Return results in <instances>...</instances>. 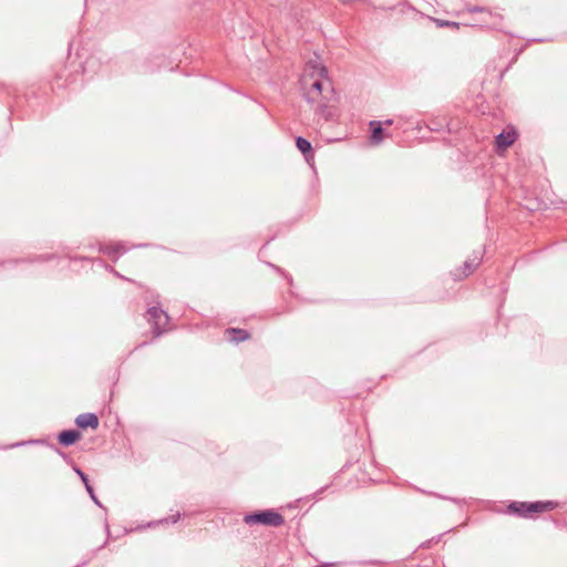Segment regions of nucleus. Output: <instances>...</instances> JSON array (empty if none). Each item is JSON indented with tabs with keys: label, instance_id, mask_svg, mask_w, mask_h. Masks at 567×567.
Listing matches in <instances>:
<instances>
[{
	"label": "nucleus",
	"instance_id": "nucleus-1",
	"mask_svg": "<svg viewBox=\"0 0 567 567\" xmlns=\"http://www.w3.org/2000/svg\"><path fill=\"white\" fill-rule=\"evenodd\" d=\"M311 78H316L310 85V89L305 93L306 101L316 105L315 112L324 121H332L337 116L336 109L329 105V102L334 99V91L328 79V71L322 65H313Z\"/></svg>",
	"mask_w": 567,
	"mask_h": 567
},
{
	"label": "nucleus",
	"instance_id": "nucleus-2",
	"mask_svg": "<svg viewBox=\"0 0 567 567\" xmlns=\"http://www.w3.org/2000/svg\"><path fill=\"white\" fill-rule=\"evenodd\" d=\"M244 522L248 525L260 524L271 527H279L284 525L285 518L281 514L272 509H266L246 515L244 517Z\"/></svg>",
	"mask_w": 567,
	"mask_h": 567
},
{
	"label": "nucleus",
	"instance_id": "nucleus-3",
	"mask_svg": "<svg viewBox=\"0 0 567 567\" xmlns=\"http://www.w3.org/2000/svg\"><path fill=\"white\" fill-rule=\"evenodd\" d=\"M146 320L153 327L154 338L161 337L167 331L169 316L159 307H151L146 311Z\"/></svg>",
	"mask_w": 567,
	"mask_h": 567
},
{
	"label": "nucleus",
	"instance_id": "nucleus-4",
	"mask_svg": "<svg viewBox=\"0 0 567 567\" xmlns=\"http://www.w3.org/2000/svg\"><path fill=\"white\" fill-rule=\"evenodd\" d=\"M75 424L80 429L91 427V429L95 430V429L99 427L100 422H99V417H97L96 414H94V413H82V414L76 416Z\"/></svg>",
	"mask_w": 567,
	"mask_h": 567
},
{
	"label": "nucleus",
	"instance_id": "nucleus-5",
	"mask_svg": "<svg viewBox=\"0 0 567 567\" xmlns=\"http://www.w3.org/2000/svg\"><path fill=\"white\" fill-rule=\"evenodd\" d=\"M517 134L515 131H503L495 137V144L498 150H506L516 141Z\"/></svg>",
	"mask_w": 567,
	"mask_h": 567
},
{
	"label": "nucleus",
	"instance_id": "nucleus-6",
	"mask_svg": "<svg viewBox=\"0 0 567 567\" xmlns=\"http://www.w3.org/2000/svg\"><path fill=\"white\" fill-rule=\"evenodd\" d=\"M81 439V433L78 430H64L59 433L58 441L63 446H71Z\"/></svg>",
	"mask_w": 567,
	"mask_h": 567
},
{
	"label": "nucleus",
	"instance_id": "nucleus-7",
	"mask_svg": "<svg viewBox=\"0 0 567 567\" xmlns=\"http://www.w3.org/2000/svg\"><path fill=\"white\" fill-rule=\"evenodd\" d=\"M556 506H557V504L553 501H545V502L537 501V502H532V503L528 502L527 512H529V516H530L532 514H535V513H544V512L553 511Z\"/></svg>",
	"mask_w": 567,
	"mask_h": 567
},
{
	"label": "nucleus",
	"instance_id": "nucleus-8",
	"mask_svg": "<svg viewBox=\"0 0 567 567\" xmlns=\"http://www.w3.org/2000/svg\"><path fill=\"white\" fill-rule=\"evenodd\" d=\"M371 130V143L374 145L380 144L384 140V130L382 126V122L380 121H371L369 123Z\"/></svg>",
	"mask_w": 567,
	"mask_h": 567
},
{
	"label": "nucleus",
	"instance_id": "nucleus-9",
	"mask_svg": "<svg viewBox=\"0 0 567 567\" xmlns=\"http://www.w3.org/2000/svg\"><path fill=\"white\" fill-rule=\"evenodd\" d=\"M483 259V252L482 251H475L473 255V258H470L464 261V277H467L471 275L481 264Z\"/></svg>",
	"mask_w": 567,
	"mask_h": 567
},
{
	"label": "nucleus",
	"instance_id": "nucleus-10",
	"mask_svg": "<svg viewBox=\"0 0 567 567\" xmlns=\"http://www.w3.org/2000/svg\"><path fill=\"white\" fill-rule=\"evenodd\" d=\"M225 333L229 337V339L234 342H241L250 339V333L240 328H228Z\"/></svg>",
	"mask_w": 567,
	"mask_h": 567
},
{
	"label": "nucleus",
	"instance_id": "nucleus-11",
	"mask_svg": "<svg viewBox=\"0 0 567 567\" xmlns=\"http://www.w3.org/2000/svg\"><path fill=\"white\" fill-rule=\"evenodd\" d=\"M297 148L303 154L305 158L309 161L313 157V150L311 143L302 136L296 138Z\"/></svg>",
	"mask_w": 567,
	"mask_h": 567
},
{
	"label": "nucleus",
	"instance_id": "nucleus-12",
	"mask_svg": "<svg viewBox=\"0 0 567 567\" xmlns=\"http://www.w3.org/2000/svg\"><path fill=\"white\" fill-rule=\"evenodd\" d=\"M527 507L528 502H512L508 505V512L519 517H529V512H527Z\"/></svg>",
	"mask_w": 567,
	"mask_h": 567
},
{
	"label": "nucleus",
	"instance_id": "nucleus-13",
	"mask_svg": "<svg viewBox=\"0 0 567 567\" xmlns=\"http://www.w3.org/2000/svg\"><path fill=\"white\" fill-rule=\"evenodd\" d=\"M100 250L109 257L113 258H116L117 255L125 252V248L122 244L106 245L101 247Z\"/></svg>",
	"mask_w": 567,
	"mask_h": 567
},
{
	"label": "nucleus",
	"instance_id": "nucleus-14",
	"mask_svg": "<svg viewBox=\"0 0 567 567\" xmlns=\"http://www.w3.org/2000/svg\"><path fill=\"white\" fill-rule=\"evenodd\" d=\"M436 24L439 27H450V28H458V23L457 22H454V21H447V20H441V19H436L435 20Z\"/></svg>",
	"mask_w": 567,
	"mask_h": 567
},
{
	"label": "nucleus",
	"instance_id": "nucleus-15",
	"mask_svg": "<svg viewBox=\"0 0 567 567\" xmlns=\"http://www.w3.org/2000/svg\"><path fill=\"white\" fill-rule=\"evenodd\" d=\"M85 489H86V492L89 493V495H90V497L92 498V501H93L96 505L101 506V503H100V501L97 499V497L95 496V494H94V489H93V487L91 486V484H90V483H86Z\"/></svg>",
	"mask_w": 567,
	"mask_h": 567
},
{
	"label": "nucleus",
	"instance_id": "nucleus-16",
	"mask_svg": "<svg viewBox=\"0 0 567 567\" xmlns=\"http://www.w3.org/2000/svg\"><path fill=\"white\" fill-rule=\"evenodd\" d=\"M74 471L79 475L80 480L83 482L84 486H86V483H90L87 475L79 467H74Z\"/></svg>",
	"mask_w": 567,
	"mask_h": 567
},
{
	"label": "nucleus",
	"instance_id": "nucleus-17",
	"mask_svg": "<svg viewBox=\"0 0 567 567\" xmlns=\"http://www.w3.org/2000/svg\"><path fill=\"white\" fill-rule=\"evenodd\" d=\"M470 12H485V9L482 7H473L468 9Z\"/></svg>",
	"mask_w": 567,
	"mask_h": 567
},
{
	"label": "nucleus",
	"instance_id": "nucleus-18",
	"mask_svg": "<svg viewBox=\"0 0 567 567\" xmlns=\"http://www.w3.org/2000/svg\"><path fill=\"white\" fill-rule=\"evenodd\" d=\"M484 22H485L486 24L492 25V27H497V25H498V23H497V22H494V21H493V22H488V21H485V20H484Z\"/></svg>",
	"mask_w": 567,
	"mask_h": 567
},
{
	"label": "nucleus",
	"instance_id": "nucleus-19",
	"mask_svg": "<svg viewBox=\"0 0 567 567\" xmlns=\"http://www.w3.org/2000/svg\"><path fill=\"white\" fill-rule=\"evenodd\" d=\"M392 123H393V121H392V120H386V121L382 122V125H383V124H384V125H391Z\"/></svg>",
	"mask_w": 567,
	"mask_h": 567
},
{
	"label": "nucleus",
	"instance_id": "nucleus-20",
	"mask_svg": "<svg viewBox=\"0 0 567 567\" xmlns=\"http://www.w3.org/2000/svg\"><path fill=\"white\" fill-rule=\"evenodd\" d=\"M146 344H147V342H142L137 348L144 347Z\"/></svg>",
	"mask_w": 567,
	"mask_h": 567
},
{
	"label": "nucleus",
	"instance_id": "nucleus-21",
	"mask_svg": "<svg viewBox=\"0 0 567 567\" xmlns=\"http://www.w3.org/2000/svg\"><path fill=\"white\" fill-rule=\"evenodd\" d=\"M59 454L62 455L63 457H65V454L63 452H61L60 450H58Z\"/></svg>",
	"mask_w": 567,
	"mask_h": 567
},
{
	"label": "nucleus",
	"instance_id": "nucleus-22",
	"mask_svg": "<svg viewBox=\"0 0 567 567\" xmlns=\"http://www.w3.org/2000/svg\"><path fill=\"white\" fill-rule=\"evenodd\" d=\"M343 3L349 2L350 0H341Z\"/></svg>",
	"mask_w": 567,
	"mask_h": 567
}]
</instances>
